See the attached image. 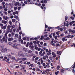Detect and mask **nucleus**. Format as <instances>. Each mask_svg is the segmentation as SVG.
<instances>
[{"instance_id":"f257e3e1","label":"nucleus","mask_w":75,"mask_h":75,"mask_svg":"<svg viewBox=\"0 0 75 75\" xmlns=\"http://www.w3.org/2000/svg\"><path fill=\"white\" fill-rule=\"evenodd\" d=\"M18 46V45L17 44L15 43L13 44V45H11V46L13 47V48L15 49H18V48L17 47Z\"/></svg>"},{"instance_id":"f03ea898","label":"nucleus","mask_w":75,"mask_h":75,"mask_svg":"<svg viewBox=\"0 0 75 75\" xmlns=\"http://www.w3.org/2000/svg\"><path fill=\"white\" fill-rule=\"evenodd\" d=\"M43 51V49H42L39 52L40 55L41 56H44V54H45V52H44L42 53Z\"/></svg>"},{"instance_id":"7ed1b4c3","label":"nucleus","mask_w":75,"mask_h":75,"mask_svg":"<svg viewBox=\"0 0 75 75\" xmlns=\"http://www.w3.org/2000/svg\"><path fill=\"white\" fill-rule=\"evenodd\" d=\"M7 38H6L5 36L3 37L2 38V41L3 42H7Z\"/></svg>"},{"instance_id":"20e7f679","label":"nucleus","mask_w":75,"mask_h":75,"mask_svg":"<svg viewBox=\"0 0 75 75\" xmlns=\"http://www.w3.org/2000/svg\"><path fill=\"white\" fill-rule=\"evenodd\" d=\"M17 5L18 6H21V4L19 3L18 1H17L16 3H15L14 5L16 7H17Z\"/></svg>"},{"instance_id":"39448f33","label":"nucleus","mask_w":75,"mask_h":75,"mask_svg":"<svg viewBox=\"0 0 75 75\" xmlns=\"http://www.w3.org/2000/svg\"><path fill=\"white\" fill-rule=\"evenodd\" d=\"M18 55L19 57H22L23 56V52L21 51L18 52Z\"/></svg>"},{"instance_id":"423d86ee","label":"nucleus","mask_w":75,"mask_h":75,"mask_svg":"<svg viewBox=\"0 0 75 75\" xmlns=\"http://www.w3.org/2000/svg\"><path fill=\"white\" fill-rule=\"evenodd\" d=\"M61 51H58L57 52V54H58V57H60V56H61Z\"/></svg>"},{"instance_id":"0eeeda50","label":"nucleus","mask_w":75,"mask_h":75,"mask_svg":"<svg viewBox=\"0 0 75 75\" xmlns=\"http://www.w3.org/2000/svg\"><path fill=\"white\" fill-rule=\"evenodd\" d=\"M12 31V30H11V29H7V30L6 31V33H7V34H8V33H11V31Z\"/></svg>"},{"instance_id":"6e6552de","label":"nucleus","mask_w":75,"mask_h":75,"mask_svg":"<svg viewBox=\"0 0 75 75\" xmlns=\"http://www.w3.org/2000/svg\"><path fill=\"white\" fill-rule=\"evenodd\" d=\"M1 23L4 24H6L7 23V22L6 21H5V20H3L1 21Z\"/></svg>"},{"instance_id":"1a4fd4ad","label":"nucleus","mask_w":75,"mask_h":75,"mask_svg":"<svg viewBox=\"0 0 75 75\" xmlns=\"http://www.w3.org/2000/svg\"><path fill=\"white\" fill-rule=\"evenodd\" d=\"M67 37H66L64 38H62V40L63 41H67Z\"/></svg>"},{"instance_id":"9d476101","label":"nucleus","mask_w":75,"mask_h":75,"mask_svg":"<svg viewBox=\"0 0 75 75\" xmlns=\"http://www.w3.org/2000/svg\"><path fill=\"white\" fill-rule=\"evenodd\" d=\"M6 28H7V25H5L4 26H2V27H1V29H3L4 31L6 29Z\"/></svg>"},{"instance_id":"9b49d317","label":"nucleus","mask_w":75,"mask_h":75,"mask_svg":"<svg viewBox=\"0 0 75 75\" xmlns=\"http://www.w3.org/2000/svg\"><path fill=\"white\" fill-rule=\"evenodd\" d=\"M23 50L25 52H28L27 49L25 47H24L23 49Z\"/></svg>"},{"instance_id":"f8f14e48","label":"nucleus","mask_w":75,"mask_h":75,"mask_svg":"<svg viewBox=\"0 0 75 75\" xmlns=\"http://www.w3.org/2000/svg\"><path fill=\"white\" fill-rule=\"evenodd\" d=\"M18 14V12L17 11H16V12H14L13 13V15H16V14Z\"/></svg>"},{"instance_id":"ddd939ff","label":"nucleus","mask_w":75,"mask_h":75,"mask_svg":"<svg viewBox=\"0 0 75 75\" xmlns=\"http://www.w3.org/2000/svg\"><path fill=\"white\" fill-rule=\"evenodd\" d=\"M47 59H48V56L47 55H46L45 56H44L43 57V59L45 60V59H47Z\"/></svg>"},{"instance_id":"4468645a","label":"nucleus","mask_w":75,"mask_h":75,"mask_svg":"<svg viewBox=\"0 0 75 75\" xmlns=\"http://www.w3.org/2000/svg\"><path fill=\"white\" fill-rule=\"evenodd\" d=\"M8 41H12L13 40V38L11 37L8 39Z\"/></svg>"},{"instance_id":"2eb2a0df","label":"nucleus","mask_w":75,"mask_h":75,"mask_svg":"<svg viewBox=\"0 0 75 75\" xmlns=\"http://www.w3.org/2000/svg\"><path fill=\"white\" fill-rule=\"evenodd\" d=\"M31 50H32V51H34V45H33L31 46Z\"/></svg>"},{"instance_id":"dca6fc26","label":"nucleus","mask_w":75,"mask_h":75,"mask_svg":"<svg viewBox=\"0 0 75 75\" xmlns=\"http://www.w3.org/2000/svg\"><path fill=\"white\" fill-rule=\"evenodd\" d=\"M34 49L35 50H38V47H37V45H34Z\"/></svg>"},{"instance_id":"f3484780","label":"nucleus","mask_w":75,"mask_h":75,"mask_svg":"<svg viewBox=\"0 0 75 75\" xmlns=\"http://www.w3.org/2000/svg\"><path fill=\"white\" fill-rule=\"evenodd\" d=\"M21 5H22V7H24L25 6V4L23 2L21 1Z\"/></svg>"},{"instance_id":"a211bd4d","label":"nucleus","mask_w":75,"mask_h":75,"mask_svg":"<svg viewBox=\"0 0 75 75\" xmlns=\"http://www.w3.org/2000/svg\"><path fill=\"white\" fill-rule=\"evenodd\" d=\"M11 59H13V60H14L15 61L16 60V58H15V57H11Z\"/></svg>"},{"instance_id":"6ab92c4d","label":"nucleus","mask_w":75,"mask_h":75,"mask_svg":"<svg viewBox=\"0 0 75 75\" xmlns=\"http://www.w3.org/2000/svg\"><path fill=\"white\" fill-rule=\"evenodd\" d=\"M12 26H11L10 25H8L7 27V29H10V28H11Z\"/></svg>"},{"instance_id":"aec40b11","label":"nucleus","mask_w":75,"mask_h":75,"mask_svg":"<svg viewBox=\"0 0 75 75\" xmlns=\"http://www.w3.org/2000/svg\"><path fill=\"white\" fill-rule=\"evenodd\" d=\"M50 29H52V27H49L48 29H47V31H50Z\"/></svg>"},{"instance_id":"412c9836","label":"nucleus","mask_w":75,"mask_h":75,"mask_svg":"<svg viewBox=\"0 0 75 75\" xmlns=\"http://www.w3.org/2000/svg\"><path fill=\"white\" fill-rule=\"evenodd\" d=\"M21 36L19 35V41H21Z\"/></svg>"},{"instance_id":"4be33fe9","label":"nucleus","mask_w":75,"mask_h":75,"mask_svg":"<svg viewBox=\"0 0 75 75\" xmlns=\"http://www.w3.org/2000/svg\"><path fill=\"white\" fill-rule=\"evenodd\" d=\"M7 55L8 56V57L10 58H11V55H10V54L8 53L7 54Z\"/></svg>"},{"instance_id":"5701e85b","label":"nucleus","mask_w":75,"mask_h":75,"mask_svg":"<svg viewBox=\"0 0 75 75\" xmlns=\"http://www.w3.org/2000/svg\"><path fill=\"white\" fill-rule=\"evenodd\" d=\"M40 63L41 64H43L44 62L43 61V60H42V58H40Z\"/></svg>"},{"instance_id":"b1692460","label":"nucleus","mask_w":75,"mask_h":75,"mask_svg":"<svg viewBox=\"0 0 75 75\" xmlns=\"http://www.w3.org/2000/svg\"><path fill=\"white\" fill-rule=\"evenodd\" d=\"M9 23L11 26V25H12L13 23H12V22H11V21H9Z\"/></svg>"},{"instance_id":"393cba45","label":"nucleus","mask_w":75,"mask_h":75,"mask_svg":"<svg viewBox=\"0 0 75 75\" xmlns=\"http://www.w3.org/2000/svg\"><path fill=\"white\" fill-rule=\"evenodd\" d=\"M23 56L25 57H28V54L27 53H25L23 54Z\"/></svg>"},{"instance_id":"a878e982","label":"nucleus","mask_w":75,"mask_h":75,"mask_svg":"<svg viewBox=\"0 0 75 75\" xmlns=\"http://www.w3.org/2000/svg\"><path fill=\"white\" fill-rule=\"evenodd\" d=\"M60 71L61 72H64L65 71V70L64 69H61L60 70Z\"/></svg>"},{"instance_id":"bb28decb","label":"nucleus","mask_w":75,"mask_h":75,"mask_svg":"<svg viewBox=\"0 0 75 75\" xmlns=\"http://www.w3.org/2000/svg\"><path fill=\"white\" fill-rule=\"evenodd\" d=\"M4 14H5V15H7L8 14V13H7V12L6 11H3Z\"/></svg>"},{"instance_id":"cd10ccee","label":"nucleus","mask_w":75,"mask_h":75,"mask_svg":"<svg viewBox=\"0 0 75 75\" xmlns=\"http://www.w3.org/2000/svg\"><path fill=\"white\" fill-rule=\"evenodd\" d=\"M44 40H50V38L47 37L46 38H44Z\"/></svg>"},{"instance_id":"c85d7f7f","label":"nucleus","mask_w":75,"mask_h":75,"mask_svg":"<svg viewBox=\"0 0 75 75\" xmlns=\"http://www.w3.org/2000/svg\"><path fill=\"white\" fill-rule=\"evenodd\" d=\"M11 35H12V36H14L15 35V33L14 32H11Z\"/></svg>"},{"instance_id":"c756f323","label":"nucleus","mask_w":75,"mask_h":75,"mask_svg":"<svg viewBox=\"0 0 75 75\" xmlns=\"http://www.w3.org/2000/svg\"><path fill=\"white\" fill-rule=\"evenodd\" d=\"M12 21L13 23H15V22L16 21V19H13L12 20Z\"/></svg>"},{"instance_id":"7c9ffc66","label":"nucleus","mask_w":75,"mask_h":75,"mask_svg":"<svg viewBox=\"0 0 75 75\" xmlns=\"http://www.w3.org/2000/svg\"><path fill=\"white\" fill-rule=\"evenodd\" d=\"M20 66H21V67H22V68H23V69L25 68V66L24 65H21Z\"/></svg>"},{"instance_id":"2f4dec72","label":"nucleus","mask_w":75,"mask_h":75,"mask_svg":"<svg viewBox=\"0 0 75 75\" xmlns=\"http://www.w3.org/2000/svg\"><path fill=\"white\" fill-rule=\"evenodd\" d=\"M33 45V42H30V45L29 46V47H31V45Z\"/></svg>"},{"instance_id":"473e14b6","label":"nucleus","mask_w":75,"mask_h":75,"mask_svg":"<svg viewBox=\"0 0 75 75\" xmlns=\"http://www.w3.org/2000/svg\"><path fill=\"white\" fill-rule=\"evenodd\" d=\"M4 35H5V37H6L5 38H7V33H6Z\"/></svg>"},{"instance_id":"72a5a7b5","label":"nucleus","mask_w":75,"mask_h":75,"mask_svg":"<svg viewBox=\"0 0 75 75\" xmlns=\"http://www.w3.org/2000/svg\"><path fill=\"white\" fill-rule=\"evenodd\" d=\"M11 51L10 50L8 49L7 50V52H11Z\"/></svg>"},{"instance_id":"f704fd0d","label":"nucleus","mask_w":75,"mask_h":75,"mask_svg":"<svg viewBox=\"0 0 75 75\" xmlns=\"http://www.w3.org/2000/svg\"><path fill=\"white\" fill-rule=\"evenodd\" d=\"M45 72H50V70L49 69H47L45 71Z\"/></svg>"},{"instance_id":"c9c22d12","label":"nucleus","mask_w":75,"mask_h":75,"mask_svg":"<svg viewBox=\"0 0 75 75\" xmlns=\"http://www.w3.org/2000/svg\"><path fill=\"white\" fill-rule=\"evenodd\" d=\"M14 18H16V19H17V18H18V16H17V15H15L14 16Z\"/></svg>"},{"instance_id":"e433bc0d","label":"nucleus","mask_w":75,"mask_h":75,"mask_svg":"<svg viewBox=\"0 0 75 75\" xmlns=\"http://www.w3.org/2000/svg\"><path fill=\"white\" fill-rule=\"evenodd\" d=\"M29 44H30V43L29 42H28L27 44L26 45V47H28V45H29Z\"/></svg>"},{"instance_id":"4c0bfd02","label":"nucleus","mask_w":75,"mask_h":75,"mask_svg":"<svg viewBox=\"0 0 75 75\" xmlns=\"http://www.w3.org/2000/svg\"><path fill=\"white\" fill-rule=\"evenodd\" d=\"M43 39H44V36H42L40 38V39L41 40H43Z\"/></svg>"},{"instance_id":"58836bf2","label":"nucleus","mask_w":75,"mask_h":75,"mask_svg":"<svg viewBox=\"0 0 75 75\" xmlns=\"http://www.w3.org/2000/svg\"><path fill=\"white\" fill-rule=\"evenodd\" d=\"M15 25H13L12 26V28H11V30H13V28H15Z\"/></svg>"},{"instance_id":"ea45409f","label":"nucleus","mask_w":75,"mask_h":75,"mask_svg":"<svg viewBox=\"0 0 75 75\" xmlns=\"http://www.w3.org/2000/svg\"><path fill=\"white\" fill-rule=\"evenodd\" d=\"M64 35H65L64 33L61 34L60 35L61 37H64Z\"/></svg>"},{"instance_id":"a19ab883","label":"nucleus","mask_w":75,"mask_h":75,"mask_svg":"<svg viewBox=\"0 0 75 75\" xmlns=\"http://www.w3.org/2000/svg\"><path fill=\"white\" fill-rule=\"evenodd\" d=\"M67 19H68V16H66L65 17V21H67Z\"/></svg>"},{"instance_id":"79ce46f5","label":"nucleus","mask_w":75,"mask_h":75,"mask_svg":"<svg viewBox=\"0 0 75 75\" xmlns=\"http://www.w3.org/2000/svg\"><path fill=\"white\" fill-rule=\"evenodd\" d=\"M5 20L6 21H7V20H8V17H7V16H6L5 17Z\"/></svg>"},{"instance_id":"37998d69","label":"nucleus","mask_w":75,"mask_h":75,"mask_svg":"<svg viewBox=\"0 0 75 75\" xmlns=\"http://www.w3.org/2000/svg\"><path fill=\"white\" fill-rule=\"evenodd\" d=\"M22 60L23 61H25V60H27V58H23L22 59Z\"/></svg>"},{"instance_id":"c03bdc74","label":"nucleus","mask_w":75,"mask_h":75,"mask_svg":"<svg viewBox=\"0 0 75 75\" xmlns=\"http://www.w3.org/2000/svg\"><path fill=\"white\" fill-rule=\"evenodd\" d=\"M54 43H56L57 42V44H58V42L57 41V40H54Z\"/></svg>"},{"instance_id":"a18cd8bd","label":"nucleus","mask_w":75,"mask_h":75,"mask_svg":"<svg viewBox=\"0 0 75 75\" xmlns=\"http://www.w3.org/2000/svg\"><path fill=\"white\" fill-rule=\"evenodd\" d=\"M59 73V71H57V72H56L55 73V75H58V73Z\"/></svg>"},{"instance_id":"49530a36","label":"nucleus","mask_w":75,"mask_h":75,"mask_svg":"<svg viewBox=\"0 0 75 75\" xmlns=\"http://www.w3.org/2000/svg\"><path fill=\"white\" fill-rule=\"evenodd\" d=\"M55 28H56V29H58V30H59V26L56 27Z\"/></svg>"},{"instance_id":"de8ad7c7","label":"nucleus","mask_w":75,"mask_h":75,"mask_svg":"<svg viewBox=\"0 0 75 75\" xmlns=\"http://www.w3.org/2000/svg\"><path fill=\"white\" fill-rule=\"evenodd\" d=\"M47 55H48L49 56H50V55H51V53L48 52L47 53Z\"/></svg>"},{"instance_id":"09e8293b","label":"nucleus","mask_w":75,"mask_h":75,"mask_svg":"<svg viewBox=\"0 0 75 75\" xmlns=\"http://www.w3.org/2000/svg\"><path fill=\"white\" fill-rule=\"evenodd\" d=\"M38 59H39V57H37L35 59V61H37V60Z\"/></svg>"},{"instance_id":"8fccbe9b","label":"nucleus","mask_w":75,"mask_h":75,"mask_svg":"<svg viewBox=\"0 0 75 75\" xmlns=\"http://www.w3.org/2000/svg\"><path fill=\"white\" fill-rule=\"evenodd\" d=\"M4 11H7V10H8V9L7 8H5L4 9Z\"/></svg>"},{"instance_id":"3c124183","label":"nucleus","mask_w":75,"mask_h":75,"mask_svg":"<svg viewBox=\"0 0 75 75\" xmlns=\"http://www.w3.org/2000/svg\"><path fill=\"white\" fill-rule=\"evenodd\" d=\"M11 33H9V34L8 35V36L9 37H11Z\"/></svg>"},{"instance_id":"603ef678","label":"nucleus","mask_w":75,"mask_h":75,"mask_svg":"<svg viewBox=\"0 0 75 75\" xmlns=\"http://www.w3.org/2000/svg\"><path fill=\"white\" fill-rule=\"evenodd\" d=\"M73 66L72 67V68L73 69H74V68H75V63H74V64L73 65Z\"/></svg>"},{"instance_id":"864d4df0","label":"nucleus","mask_w":75,"mask_h":75,"mask_svg":"<svg viewBox=\"0 0 75 75\" xmlns=\"http://www.w3.org/2000/svg\"><path fill=\"white\" fill-rule=\"evenodd\" d=\"M19 62L20 63H21V64H23V61L22 60L20 61Z\"/></svg>"},{"instance_id":"5fc2aeb1","label":"nucleus","mask_w":75,"mask_h":75,"mask_svg":"<svg viewBox=\"0 0 75 75\" xmlns=\"http://www.w3.org/2000/svg\"><path fill=\"white\" fill-rule=\"evenodd\" d=\"M0 26L1 27H2L3 26V24L2 23H0Z\"/></svg>"},{"instance_id":"6e6d98bb","label":"nucleus","mask_w":75,"mask_h":75,"mask_svg":"<svg viewBox=\"0 0 75 75\" xmlns=\"http://www.w3.org/2000/svg\"><path fill=\"white\" fill-rule=\"evenodd\" d=\"M39 69H40L39 68H37L35 70L36 71H39Z\"/></svg>"},{"instance_id":"4d7b16f0","label":"nucleus","mask_w":75,"mask_h":75,"mask_svg":"<svg viewBox=\"0 0 75 75\" xmlns=\"http://www.w3.org/2000/svg\"><path fill=\"white\" fill-rule=\"evenodd\" d=\"M70 25H71V26H72V24H73V23H71V22H70L69 23Z\"/></svg>"},{"instance_id":"13d9d810","label":"nucleus","mask_w":75,"mask_h":75,"mask_svg":"<svg viewBox=\"0 0 75 75\" xmlns=\"http://www.w3.org/2000/svg\"><path fill=\"white\" fill-rule=\"evenodd\" d=\"M44 3H48V2H47V0H44Z\"/></svg>"},{"instance_id":"bf43d9fd","label":"nucleus","mask_w":75,"mask_h":75,"mask_svg":"<svg viewBox=\"0 0 75 75\" xmlns=\"http://www.w3.org/2000/svg\"><path fill=\"white\" fill-rule=\"evenodd\" d=\"M32 52V51L31 50H29L28 51V53H29V54H30V53H31Z\"/></svg>"},{"instance_id":"052dcab7","label":"nucleus","mask_w":75,"mask_h":75,"mask_svg":"<svg viewBox=\"0 0 75 75\" xmlns=\"http://www.w3.org/2000/svg\"><path fill=\"white\" fill-rule=\"evenodd\" d=\"M13 33H15L16 32V29L14 28L13 30Z\"/></svg>"},{"instance_id":"680f3d73","label":"nucleus","mask_w":75,"mask_h":75,"mask_svg":"<svg viewBox=\"0 0 75 75\" xmlns=\"http://www.w3.org/2000/svg\"><path fill=\"white\" fill-rule=\"evenodd\" d=\"M2 7L4 9L5 8V7H6V6L5 5H3L2 6Z\"/></svg>"},{"instance_id":"e2e57ef3","label":"nucleus","mask_w":75,"mask_h":75,"mask_svg":"<svg viewBox=\"0 0 75 75\" xmlns=\"http://www.w3.org/2000/svg\"><path fill=\"white\" fill-rule=\"evenodd\" d=\"M74 37V36L73 35H70V38H73V37Z\"/></svg>"},{"instance_id":"0e129e2a","label":"nucleus","mask_w":75,"mask_h":75,"mask_svg":"<svg viewBox=\"0 0 75 75\" xmlns=\"http://www.w3.org/2000/svg\"><path fill=\"white\" fill-rule=\"evenodd\" d=\"M70 18L71 19V20H74V18L72 17V16H71L70 17Z\"/></svg>"},{"instance_id":"69168bd1","label":"nucleus","mask_w":75,"mask_h":75,"mask_svg":"<svg viewBox=\"0 0 75 75\" xmlns=\"http://www.w3.org/2000/svg\"><path fill=\"white\" fill-rule=\"evenodd\" d=\"M60 68V67H59V65H58L57 66V69H59Z\"/></svg>"},{"instance_id":"338daca9","label":"nucleus","mask_w":75,"mask_h":75,"mask_svg":"<svg viewBox=\"0 0 75 75\" xmlns=\"http://www.w3.org/2000/svg\"><path fill=\"white\" fill-rule=\"evenodd\" d=\"M60 45L59 44H56V47H58V46H59Z\"/></svg>"},{"instance_id":"774afa93","label":"nucleus","mask_w":75,"mask_h":75,"mask_svg":"<svg viewBox=\"0 0 75 75\" xmlns=\"http://www.w3.org/2000/svg\"><path fill=\"white\" fill-rule=\"evenodd\" d=\"M2 5H4L5 4V2H3L2 3Z\"/></svg>"}]
</instances>
